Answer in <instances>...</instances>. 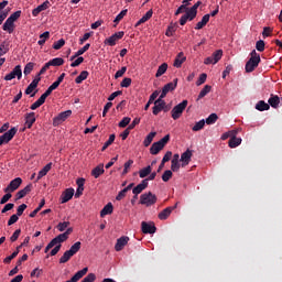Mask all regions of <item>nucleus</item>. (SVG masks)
Returning a JSON list of instances; mask_svg holds the SVG:
<instances>
[{
  "mask_svg": "<svg viewBox=\"0 0 282 282\" xmlns=\"http://www.w3.org/2000/svg\"><path fill=\"white\" fill-rule=\"evenodd\" d=\"M43 206H45L44 198L41 200L40 205L29 215V217H31V218L36 217V215H39V213H41V208H43Z\"/></svg>",
  "mask_w": 282,
  "mask_h": 282,
  "instance_id": "43",
  "label": "nucleus"
},
{
  "mask_svg": "<svg viewBox=\"0 0 282 282\" xmlns=\"http://www.w3.org/2000/svg\"><path fill=\"white\" fill-rule=\"evenodd\" d=\"M185 61H186V56H184V53L181 52L177 54L176 58L174 59L173 66L180 68L182 67Z\"/></svg>",
  "mask_w": 282,
  "mask_h": 282,
  "instance_id": "22",
  "label": "nucleus"
},
{
  "mask_svg": "<svg viewBox=\"0 0 282 282\" xmlns=\"http://www.w3.org/2000/svg\"><path fill=\"white\" fill-rule=\"evenodd\" d=\"M50 171H52V162L47 163L37 174L36 177V182H39V180H41L42 177H45V175H47V173H50Z\"/></svg>",
  "mask_w": 282,
  "mask_h": 282,
  "instance_id": "20",
  "label": "nucleus"
},
{
  "mask_svg": "<svg viewBox=\"0 0 282 282\" xmlns=\"http://www.w3.org/2000/svg\"><path fill=\"white\" fill-rule=\"evenodd\" d=\"M208 21H210V14H205L202 18V21H199L196 26L195 30H203L204 28H206V25L208 24Z\"/></svg>",
  "mask_w": 282,
  "mask_h": 282,
  "instance_id": "21",
  "label": "nucleus"
},
{
  "mask_svg": "<svg viewBox=\"0 0 282 282\" xmlns=\"http://www.w3.org/2000/svg\"><path fill=\"white\" fill-rule=\"evenodd\" d=\"M115 141L116 134H110L107 142H105V144L102 145L101 151H107V149H109V147H111V144H113Z\"/></svg>",
  "mask_w": 282,
  "mask_h": 282,
  "instance_id": "39",
  "label": "nucleus"
},
{
  "mask_svg": "<svg viewBox=\"0 0 282 282\" xmlns=\"http://www.w3.org/2000/svg\"><path fill=\"white\" fill-rule=\"evenodd\" d=\"M186 107H188V100H183L181 104L176 105L171 111L173 120H180Z\"/></svg>",
  "mask_w": 282,
  "mask_h": 282,
  "instance_id": "1",
  "label": "nucleus"
},
{
  "mask_svg": "<svg viewBox=\"0 0 282 282\" xmlns=\"http://www.w3.org/2000/svg\"><path fill=\"white\" fill-rule=\"evenodd\" d=\"M151 17H153V10L150 9L137 23H135V28L142 25V23H147V21H149V19H151Z\"/></svg>",
  "mask_w": 282,
  "mask_h": 282,
  "instance_id": "25",
  "label": "nucleus"
},
{
  "mask_svg": "<svg viewBox=\"0 0 282 282\" xmlns=\"http://www.w3.org/2000/svg\"><path fill=\"white\" fill-rule=\"evenodd\" d=\"M268 102H269L270 107H272L273 109H276L281 102V98L276 95H271Z\"/></svg>",
  "mask_w": 282,
  "mask_h": 282,
  "instance_id": "23",
  "label": "nucleus"
},
{
  "mask_svg": "<svg viewBox=\"0 0 282 282\" xmlns=\"http://www.w3.org/2000/svg\"><path fill=\"white\" fill-rule=\"evenodd\" d=\"M129 12V10H122L113 20V23H116V25H118V23H120L122 21V19H124V17H127V13Z\"/></svg>",
  "mask_w": 282,
  "mask_h": 282,
  "instance_id": "46",
  "label": "nucleus"
},
{
  "mask_svg": "<svg viewBox=\"0 0 282 282\" xmlns=\"http://www.w3.org/2000/svg\"><path fill=\"white\" fill-rule=\"evenodd\" d=\"M68 227H69V221L59 223L57 225V230H59V232H65V229Z\"/></svg>",
  "mask_w": 282,
  "mask_h": 282,
  "instance_id": "60",
  "label": "nucleus"
},
{
  "mask_svg": "<svg viewBox=\"0 0 282 282\" xmlns=\"http://www.w3.org/2000/svg\"><path fill=\"white\" fill-rule=\"evenodd\" d=\"M131 83H132L131 78L124 77L120 83V87H126V88L131 87Z\"/></svg>",
  "mask_w": 282,
  "mask_h": 282,
  "instance_id": "63",
  "label": "nucleus"
},
{
  "mask_svg": "<svg viewBox=\"0 0 282 282\" xmlns=\"http://www.w3.org/2000/svg\"><path fill=\"white\" fill-rule=\"evenodd\" d=\"M166 69H169V64L163 63L162 65L159 66L155 77L160 78V76H164L166 74Z\"/></svg>",
  "mask_w": 282,
  "mask_h": 282,
  "instance_id": "35",
  "label": "nucleus"
},
{
  "mask_svg": "<svg viewBox=\"0 0 282 282\" xmlns=\"http://www.w3.org/2000/svg\"><path fill=\"white\" fill-rule=\"evenodd\" d=\"M89 77V72L87 70H83L79 76H77L75 78V83L76 85H80V83H83V80H87V78Z\"/></svg>",
  "mask_w": 282,
  "mask_h": 282,
  "instance_id": "34",
  "label": "nucleus"
},
{
  "mask_svg": "<svg viewBox=\"0 0 282 282\" xmlns=\"http://www.w3.org/2000/svg\"><path fill=\"white\" fill-rule=\"evenodd\" d=\"M94 36V31L85 33L82 39H79V45H83L86 41H89Z\"/></svg>",
  "mask_w": 282,
  "mask_h": 282,
  "instance_id": "53",
  "label": "nucleus"
},
{
  "mask_svg": "<svg viewBox=\"0 0 282 282\" xmlns=\"http://www.w3.org/2000/svg\"><path fill=\"white\" fill-rule=\"evenodd\" d=\"M127 243H129V237L127 236L120 237L119 239H117V243L115 245V250L117 252H120L121 250H123Z\"/></svg>",
  "mask_w": 282,
  "mask_h": 282,
  "instance_id": "13",
  "label": "nucleus"
},
{
  "mask_svg": "<svg viewBox=\"0 0 282 282\" xmlns=\"http://www.w3.org/2000/svg\"><path fill=\"white\" fill-rule=\"evenodd\" d=\"M206 78H208V75H206V73L200 74L196 82V86L199 87L200 85H204V83H206Z\"/></svg>",
  "mask_w": 282,
  "mask_h": 282,
  "instance_id": "54",
  "label": "nucleus"
},
{
  "mask_svg": "<svg viewBox=\"0 0 282 282\" xmlns=\"http://www.w3.org/2000/svg\"><path fill=\"white\" fill-rule=\"evenodd\" d=\"M7 195H4L1 199H0V204H8V202H10V199H12V192H6Z\"/></svg>",
  "mask_w": 282,
  "mask_h": 282,
  "instance_id": "61",
  "label": "nucleus"
},
{
  "mask_svg": "<svg viewBox=\"0 0 282 282\" xmlns=\"http://www.w3.org/2000/svg\"><path fill=\"white\" fill-rule=\"evenodd\" d=\"M239 144H241V138L232 137L229 140L230 149H237V147H239Z\"/></svg>",
  "mask_w": 282,
  "mask_h": 282,
  "instance_id": "41",
  "label": "nucleus"
},
{
  "mask_svg": "<svg viewBox=\"0 0 282 282\" xmlns=\"http://www.w3.org/2000/svg\"><path fill=\"white\" fill-rule=\"evenodd\" d=\"M224 56V51L218 50L213 53L212 58H214V65H217L219 61H221V57Z\"/></svg>",
  "mask_w": 282,
  "mask_h": 282,
  "instance_id": "37",
  "label": "nucleus"
},
{
  "mask_svg": "<svg viewBox=\"0 0 282 282\" xmlns=\"http://www.w3.org/2000/svg\"><path fill=\"white\" fill-rule=\"evenodd\" d=\"M105 173V165L104 164H99L97 165L95 169H93L91 171V175L93 177H95V180H98V177L100 175H102Z\"/></svg>",
  "mask_w": 282,
  "mask_h": 282,
  "instance_id": "19",
  "label": "nucleus"
},
{
  "mask_svg": "<svg viewBox=\"0 0 282 282\" xmlns=\"http://www.w3.org/2000/svg\"><path fill=\"white\" fill-rule=\"evenodd\" d=\"M217 120H219V117L217 116V113H212L208 116L205 122L206 124H215Z\"/></svg>",
  "mask_w": 282,
  "mask_h": 282,
  "instance_id": "47",
  "label": "nucleus"
},
{
  "mask_svg": "<svg viewBox=\"0 0 282 282\" xmlns=\"http://www.w3.org/2000/svg\"><path fill=\"white\" fill-rule=\"evenodd\" d=\"M52 7V3L48 2V0H45L42 4L37 6L35 9L32 10V14L36 17L37 14H41V12L47 10Z\"/></svg>",
  "mask_w": 282,
  "mask_h": 282,
  "instance_id": "11",
  "label": "nucleus"
},
{
  "mask_svg": "<svg viewBox=\"0 0 282 282\" xmlns=\"http://www.w3.org/2000/svg\"><path fill=\"white\" fill-rule=\"evenodd\" d=\"M141 230H142L143 235H155V231L158 230V228L155 227V224H153V223L149 224L147 221H142Z\"/></svg>",
  "mask_w": 282,
  "mask_h": 282,
  "instance_id": "7",
  "label": "nucleus"
},
{
  "mask_svg": "<svg viewBox=\"0 0 282 282\" xmlns=\"http://www.w3.org/2000/svg\"><path fill=\"white\" fill-rule=\"evenodd\" d=\"M165 107H166V101L161 100V99H156L154 101V107L152 108L153 116H158V113H160V111H163V109Z\"/></svg>",
  "mask_w": 282,
  "mask_h": 282,
  "instance_id": "10",
  "label": "nucleus"
},
{
  "mask_svg": "<svg viewBox=\"0 0 282 282\" xmlns=\"http://www.w3.org/2000/svg\"><path fill=\"white\" fill-rule=\"evenodd\" d=\"M23 184V180L21 177H17L12 180L9 185L4 188V193H14V191H18L19 186Z\"/></svg>",
  "mask_w": 282,
  "mask_h": 282,
  "instance_id": "5",
  "label": "nucleus"
},
{
  "mask_svg": "<svg viewBox=\"0 0 282 282\" xmlns=\"http://www.w3.org/2000/svg\"><path fill=\"white\" fill-rule=\"evenodd\" d=\"M155 135H158V132H150L143 140V147H151V142H153Z\"/></svg>",
  "mask_w": 282,
  "mask_h": 282,
  "instance_id": "33",
  "label": "nucleus"
},
{
  "mask_svg": "<svg viewBox=\"0 0 282 282\" xmlns=\"http://www.w3.org/2000/svg\"><path fill=\"white\" fill-rule=\"evenodd\" d=\"M74 197V188H67L61 195V204H67Z\"/></svg>",
  "mask_w": 282,
  "mask_h": 282,
  "instance_id": "12",
  "label": "nucleus"
},
{
  "mask_svg": "<svg viewBox=\"0 0 282 282\" xmlns=\"http://www.w3.org/2000/svg\"><path fill=\"white\" fill-rule=\"evenodd\" d=\"M204 127H206V120L202 119L194 124V127L192 128V131H202Z\"/></svg>",
  "mask_w": 282,
  "mask_h": 282,
  "instance_id": "42",
  "label": "nucleus"
},
{
  "mask_svg": "<svg viewBox=\"0 0 282 282\" xmlns=\"http://www.w3.org/2000/svg\"><path fill=\"white\" fill-rule=\"evenodd\" d=\"M256 109L258 111H268L270 109L269 104H267L263 100L258 101V104L256 105Z\"/></svg>",
  "mask_w": 282,
  "mask_h": 282,
  "instance_id": "36",
  "label": "nucleus"
},
{
  "mask_svg": "<svg viewBox=\"0 0 282 282\" xmlns=\"http://www.w3.org/2000/svg\"><path fill=\"white\" fill-rule=\"evenodd\" d=\"M65 59H63V57H55L51 61H48V64L51 65V67H61V65H64Z\"/></svg>",
  "mask_w": 282,
  "mask_h": 282,
  "instance_id": "31",
  "label": "nucleus"
},
{
  "mask_svg": "<svg viewBox=\"0 0 282 282\" xmlns=\"http://www.w3.org/2000/svg\"><path fill=\"white\" fill-rule=\"evenodd\" d=\"M23 77V70L21 69V65H17L13 70L4 76V80H14V78H18V80H21Z\"/></svg>",
  "mask_w": 282,
  "mask_h": 282,
  "instance_id": "3",
  "label": "nucleus"
},
{
  "mask_svg": "<svg viewBox=\"0 0 282 282\" xmlns=\"http://www.w3.org/2000/svg\"><path fill=\"white\" fill-rule=\"evenodd\" d=\"M72 116V110H66L61 112L57 117L53 119V127H58V124H62V122H65L67 118Z\"/></svg>",
  "mask_w": 282,
  "mask_h": 282,
  "instance_id": "6",
  "label": "nucleus"
},
{
  "mask_svg": "<svg viewBox=\"0 0 282 282\" xmlns=\"http://www.w3.org/2000/svg\"><path fill=\"white\" fill-rule=\"evenodd\" d=\"M113 213V204L108 203L100 212V217H107V215H111Z\"/></svg>",
  "mask_w": 282,
  "mask_h": 282,
  "instance_id": "26",
  "label": "nucleus"
},
{
  "mask_svg": "<svg viewBox=\"0 0 282 282\" xmlns=\"http://www.w3.org/2000/svg\"><path fill=\"white\" fill-rule=\"evenodd\" d=\"M133 164V160H128L126 163H124V169L122 171V175H127V173H129V169H131V165Z\"/></svg>",
  "mask_w": 282,
  "mask_h": 282,
  "instance_id": "57",
  "label": "nucleus"
},
{
  "mask_svg": "<svg viewBox=\"0 0 282 282\" xmlns=\"http://www.w3.org/2000/svg\"><path fill=\"white\" fill-rule=\"evenodd\" d=\"M19 131V129L17 128H11L9 131L4 132L1 137H0V147L2 144H8V142H10V140H12V138H14V135H17V132Z\"/></svg>",
  "mask_w": 282,
  "mask_h": 282,
  "instance_id": "4",
  "label": "nucleus"
},
{
  "mask_svg": "<svg viewBox=\"0 0 282 282\" xmlns=\"http://www.w3.org/2000/svg\"><path fill=\"white\" fill-rule=\"evenodd\" d=\"M158 96H160V93L158 90H155L151 96L149 101L147 102V105L144 106V111H149V107H151V105L153 104V100H155V98H158Z\"/></svg>",
  "mask_w": 282,
  "mask_h": 282,
  "instance_id": "40",
  "label": "nucleus"
},
{
  "mask_svg": "<svg viewBox=\"0 0 282 282\" xmlns=\"http://www.w3.org/2000/svg\"><path fill=\"white\" fill-rule=\"evenodd\" d=\"M67 236L65 234H59L57 237L53 238L51 241L55 245L58 246L61 243H64V241H67Z\"/></svg>",
  "mask_w": 282,
  "mask_h": 282,
  "instance_id": "29",
  "label": "nucleus"
},
{
  "mask_svg": "<svg viewBox=\"0 0 282 282\" xmlns=\"http://www.w3.org/2000/svg\"><path fill=\"white\" fill-rule=\"evenodd\" d=\"M210 89H213V86L205 85L204 88L198 94L197 100H202V98H205V96H208V94H210Z\"/></svg>",
  "mask_w": 282,
  "mask_h": 282,
  "instance_id": "30",
  "label": "nucleus"
},
{
  "mask_svg": "<svg viewBox=\"0 0 282 282\" xmlns=\"http://www.w3.org/2000/svg\"><path fill=\"white\" fill-rule=\"evenodd\" d=\"M34 69V63L30 62L24 66L23 74L24 76H29V74H32V70Z\"/></svg>",
  "mask_w": 282,
  "mask_h": 282,
  "instance_id": "49",
  "label": "nucleus"
},
{
  "mask_svg": "<svg viewBox=\"0 0 282 282\" xmlns=\"http://www.w3.org/2000/svg\"><path fill=\"white\" fill-rule=\"evenodd\" d=\"M80 241L75 242L72 247L70 250H68L70 252V254L74 257V254H76L79 250H80Z\"/></svg>",
  "mask_w": 282,
  "mask_h": 282,
  "instance_id": "48",
  "label": "nucleus"
},
{
  "mask_svg": "<svg viewBox=\"0 0 282 282\" xmlns=\"http://www.w3.org/2000/svg\"><path fill=\"white\" fill-rule=\"evenodd\" d=\"M171 177H173V171L171 170H166L163 174H162V180L164 182H169L171 180Z\"/></svg>",
  "mask_w": 282,
  "mask_h": 282,
  "instance_id": "55",
  "label": "nucleus"
},
{
  "mask_svg": "<svg viewBox=\"0 0 282 282\" xmlns=\"http://www.w3.org/2000/svg\"><path fill=\"white\" fill-rule=\"evenodd\" d=\"M10 52V43L2 42L0 44V56H3Z\"/></svg>",
  "mask_w": 282,
  "mask_h": 282,
  "instance_id": "38",
  "label": "nucleus"
},
{
  "mask_svg": "<svg viewBox=\"0 0 282 282\" xmlns=\"http://www.w3.org/2000/svg\"><path fill=\"white\" fill-rule=\"evenodd\" d=\"M65 45V40L61 39L53 44V50H61Z\"/></svg>",
  "mask_w": 282,
  "mask_h": 282,
  "instance_id": "58",
  "label": "nucleus"
},
{
  "mask_svg": "<svg viewBox=\"0 0 282 282\" xmlns=\"http://www.w3.org/2000/svg\"><path fill=\"white\" fill-rule=\"evenodd\" d=\"M89 47H91V44L87 43L85 46H83L82 48H79L74 56L70 57V61H74L75 58H78V56H83V54H85V52H87L89 50Z\"/></svg>",
  "mask_w": 282,
  "mask_h": 282,
  "instance_id": "28",
  "label": "nucleus"
},
{
  "mask_svg": "<svg viewBox=\"0 0 282 282\" xmlns=\"http://www.w3.org/2000/svg\"><path fill=\"white\" fill-rule=\"evenodd\" d=\"M163 149L164 148L161 144L154 142L150 148V153L151 155H158V153H160V151H162Z\"/></svg>",
  "mask_w": 282,
  "mask_h": 282,
  "instance_id": "32",
  "label": "nucleus"
},
{
  "mask_svg": "<svg viewBox=\"0 0 282 282\" xmlns=\"http://www.w3.org/2000/svg\"><path fill=\"white\" fill-rule=\"evenodd\" d=\"M171 142V134H166L164 138L158 141V143L164 149L166 144Z\"/></svg>",
  "mask_w": 282,
  "mask_h": 282,
  "instance_id": "50",
  "label": "nucleus"
},
{
  "mask_svg": "<svg viewBox=\"0 0 282 282\" xmlns=\"http://www.w3.org/2000/svg\"><path fill=\"white\" fill-rule=\"evenodd\" d=\"M256 50L258 52H264L265 51V42L263 40H259L257 43H256Z\"/></svg>",
  "mask_w": 282,
  "mask_h": 282,
  "instance_id": "52",
  "label": "nucleus"
},
{
  "mask_svg": "<svg viewBox=\"0 0 282 282\" xmlns=\"http://www.w3.org/2000/svg\"><path fill=\"white\" fill-rule=\"evenodd\" d=\"M2 30L4 32H8V34H12V32H14V22L12 20H9L8 18L2 25Z\"/></svg>",
  "mask_w": 282,
  "mask_h": 282,
  "instance_id": "17",
  "label": "nucleus"
},
{
  "mask_svg": "<svg viewBox=\"0 0 282 282\" xmlns=\"http://www.w3.org/2000/svg\"><path fill=\"white\" fill-rule=\"evenodd\" d=\"M192 158H193V151H191L189 149H187L184 153H182L181 155V162H183L182 166H188Z\"/></svg>",
  "mask_w": 282,
  "mask_h": 282,
  "instance_id": "14",
  "label": "nucleus"
},
{
  "mask_svg": "<svg viewBox=\"0 0 282 282\" xmlns=\"http://www.w3.org/2000/svg\"><path fill=\"white\" fill-rule=\"evenodd\" d=\"M82 63H85V57L78 56L77 59L70 64V67H78Z\"/></svg>",
  "mask_w": 282,
  "mask_h": 282,
  "instance_id": "62",
  "label": "nucleus"
},
{
  "mask_svg": "<svg viewBox=\"0 0 282 282\" xmlns=\"http://www.w3.org/2000/svg\"><path fill=\"white\" fill-rule=\"evenodd\" d=\"M74 257L69 250L65 251L64 254L59 258V263H67L69 259Z\"/></svg>",
  "mask_w": 282,
  "mask_h": 282,
  "instance_id": "45",
  "label": "nucleus"
},
{
  "mask_svg": "<svg viewBox=\"0 0 282 282\" xmlns=\"http://www.w3.org/2000/svg\"><path fill=\"white\" fill-rule=\"evenodd\" d=\"M149 187V182L148 180H143L141 181L140 184H138L133 189L132 193L134 195V199H138V195H140V193H142V191H144L145 188Z\"/></svg>",
  "mask_w": 282,
  "mask_h": 282,
  "instance_id": "9",
  "label": "nucleus"
},
{
  "mask_svg": "<svg viewBox=\"0 0 282 282\" xmlns=\"http://www.w3.org/2000/svg\"><path fill=\"white\" fill-rule=\"evenodd\" d=\"M29 193H32V184H29L23 189L19 191L17 193V199H23L25 195H29Z\"/></svg>",
  "mask_w": 282,
  "mask_h": 282,
  "instance_id": "18",
  "label": "nucleus"
},
{
  "mask_svg": "<svg viewBox=\"0 0 282 282\" xmlns=\"http://www.w3.org/2000/svg\"><path fill=\"white\" fill-rule=\"evenodd\" d=\"M158 202V196L155 194L148 192L140 196V204L143 206H153Z\"/></svg>",
  "mask_w": 282,
  "mask_h": 282,
  "instance_id": "2",
  "label": "nucleus"
},
{
  "mask_svg": "<svg viewBox=\"0 0 282 282\" xmlns=\"http://www.w3.org/2000/svg\"><path fill=\"white\" fill-rule=\"evenodd\" d=\"M118 42V40L111 35L110 37L105 40V45H109L110 47H113L116 45V43Z\"/></svg>",
  "mask_w": 282,
  "mask_h": 282,
  "instance_id": "51",
  "label": "nucleus"
},
{
  "mask_svg": "<svg viewBox=\"0 0 282 282\" xmlns=\"http://www.w3.org/2000/svg\"><path fill=\"white\" fill-rule=\"evenodd\" d=\"M173 210H175V207H166L158 215L159 219L161 221H165V219H169V217H171V213H173Z\"/></svg>",
  "mask_w": 282,
  "mask_h": 282,
  "instance_id": "16",
  "label": "nucleus"
},
{
  "mask_svg": "<svg viewBox=\"0 0 282 282\" xmlns=\"http://www.w3.org/2000/svg\"><path fill=\"white\" fill-rule=\"evenodd\" d=\"M36 122V113L35 112H29L25 115V128L26 129H32V124Z\"/></svg>",
  "mask_w": 282,
  "mask_h": 282,
  "instance_id": "15",
  "label": "nucleus"
},
{
  "mask_svg": "<svg viewBox=\"0 0 282 282\" xmlns=\"http://www.w3.org/2000/svg\"><path fill=\"white\" fill-rule=\"evenodd\" d=\"M50 39V31H45L40 35V40L37 41L39 45H45V42Z\"/></svg>",
  "mask_w": 282,
  "mask_h": 282,
  "instance_id": "44",
  "label": "nucleus"
},
{
  "mask_svg": "<svg viewBox=\"0 0 282 282\" xmlns=\"http://www.w3.org/2000/svg\"><path fill=\"white\" fill-rule=\"evenodd\" d=\"M259 63H261V58H249L245 66L247 74H251L253 69H257Z\"/></svg>",
  "mask_w": 282,
  "mask_h": 282,
  "instance_id": "8",
  "label": "nucleus"
},
{
  "mask_svg": "<svg viewBox=\"0 0 282 282\" xmlns=\"http://www.w3.org/2000/svg\"><path fill=\"white\" fill-rule=\"evenodd\" d=\"M131 122V118L129 117H124L120 122H119V127L121 129H124V127H129V123Z\"/></svg>",
  "mask_w": 282,
  "mask_h": 282,
  "instance_id": "59",
  "label": "nucleus"
},
{
  "mask_svg": "<svg viewBox=\"0 0 282 282\" xmlns=\"http://www.w3.org/2000/svg\"><path fill=\"white\" fill-rule=\"evenodd\" d=\"M176 87H177V78H175L174 82H171L164 85L162 90L169 94V91H175Z\"/></svg>",
  "mask_w": 282,
  "mask_h": 282,
  "instance_id": "24",
  "label": "nucleus"
},
{
  "mask_svg": "<svg viewBox=\"0 0 282 282\" xmlns=\"http://www.w3.org/2000/svg\"><path fill=\"white\" fill-rule=\"evenodd\" d=\"M188 21H193L197 17V11H193L192 9L187 10L185 13Z\"/></svg>",
  "mask_w": 282,
  "mask_h": 282,
  "instance_id": "56",
  "label": "nucleus"
},
{
  "mask_svg": "<svg viewBox=\"0 0 282 282\" xmlns=\"http://www.w3.org/2000/svg\"><path fill=\"white\" fill-rule=\"evenodd\" d=\"M153 167L151 165H148L139 171V177L141 180H144V177H149V174L152 173Z\"/></svg>",
  "mask_w": 282,
  "mask_h": 282,
  "instance_id": "27",
  "label": "nucleus"
},
{
  "mask_svg": "<svg viewBox=\"0 0 282 282\" xmlns=\"http://www.w3.org/2000/svg\"><path fill=\"white\" fill-rule=\"evenodd\" d=\"M20 18H21V11H15L8 19L11 20L14 23Z\"/></svg>",
  "mask_w": 282,
  "mask_h": 282,
  "instance_id": "64",
  "label": "nucleus"
}]
</instances>
